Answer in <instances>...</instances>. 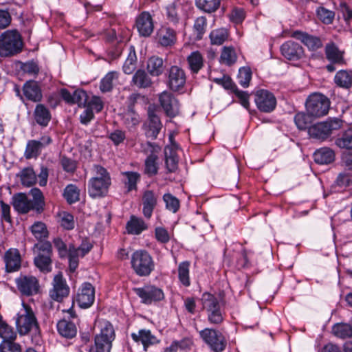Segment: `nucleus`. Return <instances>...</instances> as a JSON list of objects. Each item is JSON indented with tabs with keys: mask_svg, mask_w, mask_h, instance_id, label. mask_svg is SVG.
<instances>
[{
	"mask_svg": "<svg viewBox=\"0 0 352 352\" xmlns=\"http://www.w3.org/2000/svg\"><path fill=\"white\" fill-rule=\"evenodd\" d=\"M29 195L25 193H17L12 197V206L20 214H27L32 210L37 214H41L45 210V197L41 190L38 188L30 190Z\"/></svg>",
	"mask_w": 352,
	"mask_h": 352,
	"instance_id": "1",
	"label": "nucleus"
},
{
	"mask_svg": "<svg viewBox=\"0 0 352 352\" xmlns=\"http://www.w3.org/2000/svg\"><path fill=\"white\" fill-rule=\"evenodd\" d=\"M15 323L16 330L21 336L27 335L32 331L37 333L39 330L38 323L32 309L24 302L16 314Z\"/></svg>",
	"mask_w": 352,
	"mask_h": 352,
	"instance_id": "2",
	"label": "nucleus"
},
{
	"mask_svg": "<svg viewBox=\"0 0 352 352\" xmlns=\"http://www.w3.org/2000/svg\"><path fill=\"white\" fill-rule=\"evenodd\" d=\"M23 41L16 30H6L0 35V56L8 57L21 52Z\"/></svg>",
	"mask_w": 352,
	"mask_h": 352,
	"instance_id": "3",
	"label": "nucleus"
},
{
	"mask_svg": "<svg viewBox=\"0 0 352 352\" xmlns=\"http://www.w3.org/2000/svg\"><path fill=\"white\" fill-rule=\"evenodd\" d=\"M131 267L139 276H148L155 270V262L151 255L144 250L135 251L131 257Z\"/></svg>",
	"mask_w": 352,
	"mask_h": 352,
	"instance_id": "4",
	"label": "nucleus"
},
{
	"mask_svg": "<svg viewBox=\"0 0 352 352\" xmlns=\"http://www.w3.org/2000/svg\"><path fill=\"white\" fill-rule=\"evenodd\" d=\"M116 337L113 325L108 321L101 324L100 333L95 336V351L94 352H110L112 342ZM91 352V350H89Z\"/></svg>",
	"mask_w": 352,
	"mask_h": 352,
	"instance_id": "5",
	"label": "nucleus"
},
{
	"mask_svg": "<svg viewBox=\"0 0 352 352\" xmlns=\"http://www.w3.org/2000/svg\"><path fill=\"white\" fill-rule=\"evenodd\" d=\"M199 336L212 352H223L227 346V340L219 330L205 328L199 331Z\"/></svg>",
	"mask_w": 352,
	"mask_h": 352,
	"instance_id": "6",
	"label": "nucleus"
},
{
	"mask_svg": "<svg viewBox=\"0 0 352 352\" xmlns=\"http://www.w3.org/2000/svg\"><path fill=\"white\" fill-rule=\"evenodd\" d=\"M305 106L307 112L317 118L327 114L330 102L325 96L315 93L307 99Z\"/></svg>",
	"mask_w": 352,
	"mask_h": 352,
	"instance_id": "7",
	"label": "nucleus"
},
{
	"mask_svg": "<svg viewBox=\"0 0 352 352\" xmlns=\"http://www.w3.org/2000/svg\"><path fill=\"white\" fill-rule=\"evenodd\" d=\"M135 294L141 299V302L151 305L164 298L163 290L153 285H146L142 287L133 289Z\"/></svg>",
	"mask_w": 352,
	"mask_h": 352,
	"instance_id": "8",
	"label": "nucleus"
},
{
	"mask_svg": "<svg viewBox=\"0 0 352 352\" xmlns=\"http://www.w3.org/2000/svg\"><path fill=\"white\" fill-rule=\"evenodd\" d=\"M143 152L148 155L145 160V170L144 172L149 176H153L157 173V153L160 151V147L155 143L150 142H146L142 146Z\"/></svg>",
	"mask_w": 352,
	"mask_h": 352,
	"instance_id": "9",
	"label": "nucleus"
},
{
	"mask_svg": "<svg viewBox=\"0 0 352 352\" xmlns=\"http://www.w3.org/2000/svg\"><path fill=\"white\" fill-rule=\"evenodd\" d=\"M254 96V102L261 111L270 113L276 108V98L271 91L267 89H259L256 91Z\"/></svg>",
	"mask_w": 352,
	"mask_h": 352,
	"instance_id": "10",
	"label": "nucleus"
},
{
	"mask_svg": "<svg viewBox=\"0 0 352 352\" xmlns=\"http://www.w3.org/2000/svg\"><path fill=\"white\" fill-rule=\"evenodd\" d=\"M159 102L167 116L174 118L179 114V101L170 92L164 91L161 93L159 95Z\"/></svg>",
	"mask_w": 352,
	"mask_h": 352,
	"instance_id": "11",
	"label": "nucleus"
},
{
	"mask_svg": "<svg viewBox=\"0 0 352 352\" xmlns=\"http://www.w3.org/2000/svg\"><path fill=\"white\" fill-rule=\"evenodd\" d=\"M186 80V73L183 69L177 65L170 67L168 73L167 84L171 90L174 91L180 90L185 85Z\"/></svg>",
	"mask_w": 352,
	"mask_h": 352,
	"instance_id": "12",
	"label": "nucleus"
},
{
	"mask_svg": "<svg viewBox=\"0 0 352 352\" xmlns=\"http://www.w3.org/2000/svg\"><path fill=\"white\" fill-rule=\"evenodd\" d=\"M111 184V181L91 177L88 182V193L92 198L104 197Z\"/></svg>",
	"mask_w": 352,
	"mask_h": 352,
	"instance_id": "13",
	"label": "nucleus"
},
{
	"mask_svg": "<svg viewBox=\"0 0 352 352\" xmlns=\"http://www.w3.org/2000/svg\"><path fill=\"white\" fill-rule=\"evenodd\" d=\"M159 196L152 190H146L142 196V214L144 217L150 219L153 211L157 206Z\"/></svg>",
	"mask_w": 352,
	"mask_h": 352,
	"instance_id": "14",
	"label": "nucleus"
},
{
	"mask_svg": "<svg viewBox=\"0 0 352 352\" xmlns=\"http://www.w3.org/2000/svg\"><path fill=\"white\" fill-rule=\"evenodd\" d=\"M5 270L8 273L19 271L21 267V256L18 249L10 248L3 254Z\"/></svg>",
	"mask_w": 352,
	"mask_h": 352,
	"instance_id": "15",
	"label": "nucleus"
},
{
	"mask_svg": "<svg viewBox=\"0 0 352 352\" xmlns=\"http://www.w3.org/2000/svg\"><path fill=\"white\" fill-rule=\"evenodd\" d=\"M53 282V289L50 291V296L53 300L60 302L68 296L69 288L61 274L56 275Z\"/></svg>",
	"mask_w": 352,
	"mask_h": 352,
	"instance_id": "16",
	"label": "nucleus"
},
{
	"mask_svg": "<svg viewBox=\"0 0 352 352\" xmlns=\"http://www.w3.org/2000/svg\"><path fill=\"white\" fill-rule=\"evenodd\" d=\"M282 55L289 60H298L304 56V49L298 43L287 41L280 46Z\"/></svg>",
	"mask_w": 352,
	"mask_h": 352,
	"instance_id": "17",
	"label": "nucleus"
},
{
	"mask_svg": "<svg viewBox=\"0 0 352 352\" xmlns=\"http://www.w3.org/2000/svg\"><path fill=\"white\" fill-rule=\"evenodd\" d=\"M16 283L19 292L25 296H32L38 291V283L33 276H20L16 279Z\"/></svg>",
	"mask_w": 352,
	"mask_h": 352,
	"instance_id": "18",
	"label": "nucleus"
},
{
	"mask_svg": "<svg viewBox=\"0 0 352 352\" xmlns=\"http://www.w3.org/2000/svg\"><path fill=\"white\" fill-rule=\"evenodd\" d=\"M290 36L300 41L309 50L316 51L322 47L321 39L307 32L296 30L291 33Z\"/></svg>",
	"mask_w": 352,
	"mask_h": 352,
	"instance_id": "19",
	"label": "nucleus"
},
{
	"mask_svg": "<svg viewBox=\"0 0 352 352\" xmlns=\"http://www.w3.org/2000/svg\"><path fill=\"white\" fill-rule=\"evenodd\" d=\"M137 30L140 36L147 37L153 32L154 25L152 16L148 12H142L135 21Z\"/></svg>",
	"mask_w": 352,
	"mask_h": 352,
	"instance_id": "20",
	"label": "nucleus"
},
{
	"mask_svg": "<svg viewBox=\"0 0 352 352\" xmlns=\"http://www.w3.org/2000/svg\"><path fill=\"white\" fill-rule=\"evenodd\" d=\"M95 299L94 288L89 283H84L77 294L76 300L82 308L90 307Z\"/></svg>",
	"mask_w": 352,
	"mask_h": 352,
	"instance_id": "21",
	"label": "nucleus"
},
{
	"mask_svg": "<svg viewBox=\"0 0 352 352\" xmlns=\"http://www.w3.org/2000/svg\"><path fill=\"white\" fill-rule=\"evenodd\" d=\"M23 93L27 100L34 102H40L43 98L41 88L35 80L25 82L23 86Z\"/></svg>",
	"mask_w": 352,
	"mask_h": 352,
	"instance_id": "22",
	"label": "nucleus"
},
{
	"mask_svg": "<svg viewBox=\"0 0 352 352\" xmlns=\"http://www.w3.org/2000/svg\"><path fill=\"white\" fill-rule=\"evenodd\" d=\"M148 126L146 131V135L153 140L157 138L160 131L162 128L160 117L155 113L153 110L148 109Z\"/></svg>",
	"mask_w": 352,
	"mask_h": 352,
	"instance_id": "23",
	"label": "nucleus"
},
{
	"mask_svg": "<svg viewBox=\"0 0 352 352\" xmlns=\"http://www.w3.org/2000/svg\"><path fill=\"white\" fill-rule=\"evenodd\" d=\"M131 336L135 342H140L142 344L144 351H147L149 346L159 342L157 338L148 329H140L138 333H132Z\"/></svg>",
	"mask_w": 352,
	"mask_h": 352,
	"instance_id": "24",
	"label": "nucleus"
},
{
	"mask_svg": "<svg viewBox=\"0 0 352 352\" xmlns=\"http://www.w3.org/2000/svg\"><path fill=\"white\" fill-rule=\"evenodd\" d=\"M35 122L41 126L45 127L50 123L52 116L49 109L43 104H37L33 112Z\"/></svg>",
	"mask_w": 352,
	"mask_h": 352,
	"instance_id": "25",
	"label": "nucleus"
},
{
	"mask_svg": "<svg viewBox=\"0 0 352 352\" xmlns=\"http://www.w3.org/2000/svg\"><path fill=\"white\" fill-rule=\"evenodd\" d=\"M153 80L150 74L144 69H138L132 77L131 85L139 89H147L152 86Z\"/></svg>",
	"mask_w": 352,
	"mask_h": 352,
	"instance_id": "26",
	"label": "nucleus"
},
{
	"mask_svg": "<svg viewBox=\"0 0 352 352\" xmlns=\"http://www.w3.org/2000/svg\"><path fill=\"white\" fill-rule=\"evenodd\" d=\"M58 333L65 338H74L77 333V327L74 321H71L65 318L58 321L56 325Z\"/></svg>",
	"mask_w": 352,
	"mask_h": 352,
	"instance_id": "27",
	"label": "nucleus"
},
{
	"mask_svg": "<svg viewBox=\"0 0 352 352\" xmlns=\"http://www.w3.org/2000/svg\"><path fill=\"white\" fill-rule=\"evenodd\" d=\"M344 52L339 50L333 42L327 43L325 46V55L327 58L332 63L343 65L344 63Z\"/></svg>",
	"mask_w": 352,
	"mask_h": 352,
	"instance_id": "28",
	"label": "nucleus"
},
{
	"mask_svg": "<svg viewBox=\"0 0 352 352\" xmlns=\"http://www.w3.org/2000/svg\"><path fill=\"white\" fill-rule=\"evenodd\" d=\"M126 229L129 234L138 235L148 229V225L143 219L132 215L126 223Z\"/></svg>",
	"mask_w": 352,
	"mask_h": 352,
	"instance_id": "29",
	"label": "nucleus"
},
{
	"mask_svg": "<svg viewBox=\"0 0 352 352\" xmlns=\"http://www.w3.org/2000/svg\"><path fill=\"white\" fill-rule=\"evenodd\" d=\"M182 5L180 0H175L166 6L167 19L173 24H177L180 19Z\"/></svg>",
	"mask_w": 352,
	"mask_h": 352,
	"instance_id": "30",
	"label": "nucleus"
},
{
	"mask_svg": "<svg viewBox=\"0 0 352 352\" xmlns=\"http://www.w3.org/2000/svg\"><path fill=\"white\" fill-rule=\"evenodd\" d=\"M146 69L147 72L152 76L162 75L164 70L163 59L157 56H151L147 61Z\"/></svg>",
	"mask_w": 352,
	"mask_h": 352,
	"instance_id": "31",
	"label": "nucleus"
},
{
	"mask_svg": "<svg viewBox=\"0 0 352 352\" xmlns=\"http://www.w3.org/2000/svg\"><path fill=\"white\" fill-rule=\"evenodd\" d=\"M188 68L192 74H197L204 67V58L199 51L190 53L187 57Z\"/></svg>",
	"mask_w": 352,
	"mask_h": 352,
	"instance_id": "32",
	"label": "nucleus"
},
{
	"mask_svg": "<svg viewBox=\"0 0 352 352\" xmlns=\"http://www.w3.org/2000/svg\"><path fill=\"white\" fill-rule=\"evenodd\" d=\"M158 40L163 47L171 46L176 42V32L170 28H163L158 33Z\"/></svg>",
	"mask_w": 352,
	"mask_h": 352,
	"instance_id": "33",
	"label": "nucleus"
},
{
	"mask_svg": "<svg viewBox=\"0 0 352 352\" xmlns=\"http://www.w3.org/2000/svg\"><path fill=\"white\" fill-rule=\"evenodd\" d=\"M314 161L319 164H328L335 159L333 151L329 148H321L314 153Z\"/></svg>",
	"mask_w": 352,
	"mask_h": 352,
	"instance_id": "34",
	"label": "nucleus"
},
{
	"mask_svg": "<svg viewBox=\"0 0 352 352\" xmlns=\"http://www.w3.org/2000/svg\"><path fill=\"white\" fill-rule=\"evenodd\" d=\"M309 134L311 137L318 140H325L331 134L329 128H327L325 122L317 123L309 128Z\"/></svg>",
	"mask_w": 352,
	"mask_h": 352,
	"instance_id": "35",
	"label": "nucleus"
},
{
	"mask_svg": "<svg viewBox=\"0 0 352 352\" xmlns=\"http://www.w3.org/2000/svg\"><path fill=\"white\" fill-rule=\"evenodd\" d=\"M165 163L168 172L173 173L178 168V157L176 151L170 146L164 148Z\"/></svg>",
	"mask_w": 352,
	"mask_h": 352,
	"instance_id": "36",
	"label": "nucleus"
},
{
	"mask_svg": "<svg viewBox=\"0 0 352 352\" xmlns=\"http://www.w3.org/2000/svg\"><path fill=\"white\" fill-rule=\"evenodd\" d=\"M124 176L123 183L127 189V192H130L137 189V183L140 180V174L134 171H126L122 173Z\"/></svg>",
	"mask_w": 352,
	"mask_h": 352,
	"instance_id": "37",
	"label": "nucleus"
},
{
	"mask_svg": "<svg viewBox=\"0 0 352 352\" xmlns=\"http://www.w3.org/2000/svg\"><path fill=\"white\" fill-rule=\"evenodd\" d=\"M334 81L338 86L349 89L352 85V72L340 70L336 73Z\"/></svg>",
	"mask_w": 352,
	"mask_h": 352,
	"instance_id": "38",
	"label": "nucleus"
},
{
	"mask_svg": "<svg viewBox=\"0 0 352 352\" xmlns=\"http://www.w3.org/2000/svg\"><path fill=\"white\" fill-rule=\"evenodd\" d=\"M314 119H315V118L307 112V113L304 112H299L294 116L295 124L300 130L309 129V128L311 126V124H312Z\"/></svg>",
	"mask_w": 352,
	"mask_h": 352,
	"instance_id": "39",
	"label": "nucleus"
},
{
	"mask_svg": "<svg viewBox=\"0 0 352 352\" xmlns=\"http://www.w3.org/2000/svg\"><path fill=\"white\" fill-rule=\"evenodd\" d=\"M34 263L35 265L43 272L48 273L52 271L51 255H45L40 253L34 258Z\"/></svg>",
	"mask_w": 352,
	"mask_h": 352,
	"instance_id": "40",
	"label": "nucleus"
},
{
	"mask_svg": "<svg viewBox=\"0 0 352 352\" xmlns=\"http://www.w3.org/2000/svg\"><path fill=\"white\" fill-rule=\"evenodd\" d=\"M333 334L342 339L352 337V325L348 323H338L332 328Z\"/></svg>",
	"mask_w": 352,
	"mask_h": 352,
	"instance_id": "41",
	"label": "nucleus"
},
{
	"mask_svg": "<svg viewBox=\"0 0 352 352\" xmlns=\"http://www.w3.org/2000/svg\"><path fill=\"white\" fill-rule=\"evenodd\" d=\"M33 236L38 241H43L48 237L49 232L45 223L42 221H36L30 227Z\"/></svg>",
	"mask_w": 352,
	"mask_h": 352,
	"instance_id": "42",
	"label": "nucleus"
},
{
	"mask_svg": "<svg viewBox=\"0 0 352 352\" xmlns=\"http://www.w3.org/2000/svg\"><path fill=\"white\" fill-rule=\"evenodd\" d=\"M17 175L20 177L23 186L29 187L36 183V173L32 167L24 168Z\"/></svg>",
	"mask_w": 352,
	"mask_h": 352,
	"instance_id": "43",
	"label": "nucleus"
},
{
	"mask_svg": "<svg viewBox=\"0 0 352 352\" xmlns=\"http://www.w3.org/2000/svg\"><path fill=\"white\" fill-rule=\"evenodd\" d=\"M201 301L203 307L206 311L221 308L219 299L210 293H204L201 296Z\"/></svg>",
	"mask_w": 352,
	"mask_h": 352,
	"instance_id": "44",
	"label": "nucleus"
},
{
	"mask_svg": "<svg viewBox=\"0 0 352 352\" xmlns=\"http://www.w3.org/2000/svg\"><path fill=\"white\" fill-rule=\"evenodd\" d=\"M335 143L340 148L352 150V129L344 131Z\"/></svg>",
	"mask_w": 352,
	"mask_h": 352,
	"instance_id": "45",
	"label": "nucleus"
},
{
	"mask_svg": "<svg viewBox=\"0 0 352 352\" xmlns=\"http://www.w3.org/2000/svg\"><path fill=\"white\" fill-rule=\"evenodd\" d=\"M69 259V267L72 272H74L78 267L80 252L73 244L69 245L67 255Z\"/></svg>",
	"mask_w": 352,
	"mask_h": 352,
	"instance_id": "46",
	"label": "nucleus"
},
{
	"mask_svg": "<svg viewBox=\"0 0 352 352\" xmlns=\"http://www.w3.org/2000/svg\"><path fill=\"white\" fill-rule=\"evenodd\" d=\"M42 149L37 140H29L27 142L24 157L27 160L36 158L41 154Z\"/></svg>",
	"mask_w": 352,
	"mask_h": 352,
	"instance_id": "47",
	"label": "nucleus"
},
{
	"mask_svg": "<svg viewBox=\"0 0 352 352\" xmlns=\"http://www.w3.org/2000/svg\"><path fill=\"white\" fill-rule=\"evenodd\" d=\"M63 196L68 204H74L80 199V190L74 184H68L64 190Z\"/></svg>",
	"mask_w": 352,
	"mask_h": 352,
	"instance_id": "48",
	"label": "nucleus"
},
{
	"mask_svg": "<svg viewBox=\"0 0 352 352\" xmlns=\"http://www.w3.org/2000/svg\"><path fill=\"white\" fill-rule=\"evenodd\" d=\"M220 2L221 0H195L197 7L208 13L216 11L220 6Z\"/></svg>",
	"mask_w": 352,
	"mask_h": 352,
	"instance_id": "49",
	"label": "nucleus"
},
{
	"mask_svg": "<svg viewBox=\"0 0 352 352\" xmlns=\"http://www.w3.org/2000/svg\"><path fill=\"white\" fill-rule=\"evenodd\" d=\"M189 266L190 264L187 261L179 263L178 266V278L180 283L184 287L190 285V280L189 276Z\"/></svg>",
	"mask_w": 352,
	"mask_h": 352,
	"instance_id": "50",
	"label": "nucleus"
},
{
	"mask_svg": "<svg viewBox=\"0 0 352 352\" xmlns=\"http://www.w3.org/2000/svg\"><path fill=\"white\" fill-rule=\"evenodd\" d=\"M228 37V32L225 28L214 30L210 34V39L212 45H222Z\"/></svg>",
	"mask_w": 352,
	"mask_h": 352,
	"instance_id": "51",
	"label": "nucleus"
},
{
	"mask_svg": "<svg viewBox=\"0 0 352 352\" xmlns=\"http://www.w3.org/2000/svg\"><path fill=\"white\" fill-rule=\"evenodd\" d=\"M236 54L232 47H224L220 56V62L226 65H231L236 61Z\"/></svg>",
	"mask_w": 352,
	"mask_h": 352,
	"instance_id": "52",
	"label": "nucleus"
},
{
	"mask_svg": "<svg viewBox=\"0 0 352 352\" xmlns=\"http://www.w3.org/2000/svg\"><path fill=\"white\" fill-rule=\"evenodd\" d=\"M137 56L133 47H130L128 56L123 65L122 69L126 74H131L135 69Z\"/></svg>",
	"mask_w": 352,
	"mask_h": 352,
	"instance_id": "53",
	"label": "nucleus"
},
{
	"mask_svg": "<svg viewBox=\"0 0 352 352\" xmlns=\"http://www.w3.org/2000/svg\"><path fill=\"white\" fill-rule=\"evenodd\" d=\"M163 201L165 203L166 208L173 212L176 213L180 207L179 200L170 193H165L163 195Z\"/></svg>",
	"mask_w": 352,
	"mask_h": 352,
	"instance_id": "54",
	"label": "nucleus"
},
{
	"mask_svg": "<svg viewBox=\"0 0 352 352\" xmlns=\"http://www.w3.org/2000/svg\"><path fill=\"white\" fill-rule=\"evenodd\" d=\"M207 28V19L205 16H199L196 19L193 25L194 32L197 40L202 38Z\"/></svg>",
	"mask_w": 352,
	"mask_h": 352,
	"instance_id": "55",
	"label": "nucleus"
},
{
	"mask_svg": "<svg viewBox=\"0 0 352 352\" xmlns=\"http://www.w3.org/2000/svg\"><path fill=\"white\" fill-rule=\"evenodd\" d=\"M16 332L6 322L0 323V337L2 341L16 340Z\"/></svg>",
	"mask_w": 352,
	"mask_h": 352,
	"instance_id": "56",
	"label": "nucleus"
},
{
	"mask_svg": "<svg viewBox=\"0 0 352 352\" xmlns=\"http://www.w3.org/2000/svg\"><path fill=\"white\" fill-rule=\"evenodd\" d=\"M117 77L116 72H108L100 81V89L101 91L103 93L110 91L113 88V80Z\"/></svg>",
	"mask_w": 352,
	"mask_h": 352,
	"instance_id": "57",
	"label": "nucleus"
},
{
	"mask_svg": "<svg viewBox=\"0 0 352 352\" xmlns=\"http://www.w3.org/2000/svg\"><path fill=\"white\" fill-rule=\"evenodd\" d=\"M239 83L244 88L249 86L252 78V72L250 67H243L239 69L237 76Z\"/></svg>",
	"mask_w": 352,
	"mask_h": 352,
	"instance_id": "58",
	"label": "nucleus"
},
{
	"mask_svg": "<svg viewBox=\"0 0 352 352\" xmlns=\"http://www.w3.org/2000/svg\"><path fill=\"white\" fill-rule=\"evenodd\" d=\"M14 340L1 341L0 343V352H22L21 344L15 342Z\"/></svg>",
	"mask_w": 352,
	"mask_h": 352,
	"instance_id": "59",
	"label": "nucleus"
},
{
	"mask_svg": "<svg viewBox=\"0 0 352 352\" xmlns=\"http://www.w3.org/2000/svg\"><path fill=\"white\" fill-rule=\"evenodd\" d=\"M317 15L324 23L330 24L333 22L335 14L331 10L320 7L317 10Z\"/></svg>",
	"mask_w": 352,
	"mask_h": 352,
	"instance_id": "60",
	"label": "nucleus"
},
{
	"mask_svg": "<svg viewBox=\"0 0 352 352\" xmlns=\"http://www.w3.org/2000/svg\"><path fill=\"white\" fill-rule=\"evenodd\" d=\"M92 173L94 176L92 177H98V179H105L111 181L109 173L103 166L95 164L92 168Z\"/></svg>",
	"mask_w": 352,
	"mask_h": 352,
	"instance_id": "61",
	"label": "nucleus"
},
{
	"mask_svg": "<svg viewBox=\"0 0 352 352\" xmlns=\"http://www.w3.org/2000/svg\"><path fill=\"white\" fill-rule=\"evenodd\" d=\"M208 320L211 324H219L223 320L221 308L207 311Z\"/></svg>",
	"mask_w": 352,
	"mask_h": 352,
	"instance_id": "62",
	"label": "nucleus"
},
{
	"mask_svg": "<svg viewBox=\"0 0 352 352\" xmlns=\"http://www.w3.org/2000/svg\"><path fill=\"white\" fill-rule=\"evenodd\" d=\"M87 98V94L84 90L77 89L73 92L72 104H77L79 107L85 106Z\"/></svg>",
	"mask_w": 352,
	"mask_h": 352,
	"instance_id": "63",
	"label": "nucleus"
},
{
	"mask_svg": "<svg viewBox=\"0 0 352 352\" xmlns=\"http://www.w3.org/2000/svg\"><path fill=\"white\" fill-rule=\"evenodd\" d=\"M214 82L218 85H222L226 89L230 90L232 92H234L237 88V86L228 76H223L222 78H214Z\"/></svg>",
	"mask_w": 352,
	"mask_h": 352,
	"instance_id": "64",
	"label": "nucleus"
}]
</instances>
